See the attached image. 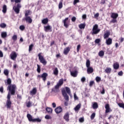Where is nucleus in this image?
I'll list each match as a JSON object with an SVG mask.
<instances>
[{"label":"nucleus","instance_id":"f257e3e1","mask_svg":"<svg viewBox=\"0 0 124 124\" xmlns=\"http://www.w3.org/2000/svg\"><path fill=\"white\" fill-rule=\"evenodd\" d=\"M7 90H9V93L12 95H15L16 90H17V86L15 84L9 85L8 86Z\"/></svg>","mask_w":124,"mask_h":124},{"label":"nucleus","instance_id":"f03ea898","mask_svg":"<svg viewBox=\"0 0 124 124\" xmlns=\"http://www.w3.org/2000/svg\"><path fill=\"white\" fill-rule=\"evenodd\" d=\"M119 17V14L116 13H112L110 15V18L112 19L110 21V24H115V23H117L118 21L117 20V18Z\"/></svg>","mask_w":124,"mask_h":124},{"label":"nucleus","instance_id":"7ed1b4c3","mask_svg":"<svg viewBox=\"0 0 124 124\" xmlns=\"http://www.w3.org/2000/svg\"><path fill=\"white\" fill-rule=\"evenodd\" d=\"M27 117L29 122H32V123H41V119L39 118L32 119V116L30 114H27Z\"/></svg>","mask_w":124,"mask_h":124},{"label":"nucleus","instance_id":"20e7f679","mask_svg":"<svg viewBox=\"0 0 124 124\" xmlns=\"http://www.w3.org/2000/svg\"><path fill=\"white\" fill-rule=\"evenodd\" d=\"M38 57L40 62L43 63L44 65H46L47 64V61L46 59L44 58V56L42 55V53L40 52L38 54Z\"/></svg>","mask_w":124,"mask_h":124},{"label":"nucleus","instance_id":"39448f33","mask_svg":"<svg viewBox=\"0 0 124 124\" xmlns=\"http://www.w3.org/2000/svg\"><path fill=\"white\" fill-rule=\"evenodd\" d=\"M100 31V29H98V25L97 24H95L93 26L91 34L92 35H94V34H97L98 33H99Z\"/></svg>","mask_w":124,"mask_h":124},{"label":"nucleus","instance_id":"423d86ee","mask_svg":"<svg viewBox=\"0 0 124 124\" xmlns=\"http://www.w3.org/2000/svg\"><path fill=\"white\" fill-rule=\"evenodd\" d=\"M17 52L15 51H12L10 55V59L12 60V61H16V59H17Z\"/></svg>","mask_w":124,"mask_h":124},{"label":"nucleus","instance_id":"0eeeda50","mask_svg":"<svg viewBox=\"0 0 124 124\" xmlns=\"http://www.w3.org/2000/svg\"><path fill=\"white\" fill-rule=\"evenodd\" d=\"M21 7H22L21 4L17 3L16 6L13 8L15 12H16V14H19L20 13V8H21Z\"/></svg>","mask_w":124,"mask_h":124},{"label":"nucleus","instance_id":"6e6552de","mask_svg":"<svg viewBox=\"0 0 124 124\" xmlns=\"http://www.w3.org/2000/svg\"><path fill=\"white\" fill-rule=\"evenodd\" d=\"M62 95L63 96L65 100L66 101H69V96L68 95H67V93H66V92L65 90H63L62 91Z\"/></svg>","mask_w":124,"mask_h":124},{"label":"nucleus","instance_id":"1a4fd4ad","mask_svg":"<svg viewBox=\"0 0 124 124\" xmlns=\"http://www.w3.org/2000/svg\"><path fill=\"white\" fill-rule=\"evenodd\" d=\"M22 20L26 21V23H28V24H31L32 23V18L30 16H25L22 19Z\"/></svg>","mask_w":124,"mask_h":124},{"label":"nucleus","instance_id":"9d476101","mask_svg":"<svg viewBox=\"0 0 124 124\" xmlns=\"http://www.w3.org/2000/svg\"><path fill=\"white\" fill-rule=\"evenodd\" d=\"M68 20V17H66L64 20H62V22L64 24V27L67 29L69 27V21H67Z\"/></svg>","mask_w":124,"mask_h":124},{"label":"nucleus","instance_id":"9b49d317","mask_svg":"<svg viewBox=\"0 0 124 124\" xmlns=\"http://www.w3.org/2000/svg\"><path fill=\"white\" fill-rule=\"evenodd\" d=\"M55 111L56 114H60L62 112V108L61 106L58 107L55 109Z\"/></svg>","mask_w":124,"mask_h":124},{"label":"nucleus","instance_id":"f8f14e48","mask_svg":"<svg viewBox=\"0 0 124 124\" xmlns=\"http://www.w3.org/2000/svg\"><path fill=\"white\" fill-rule=\"evenodd\" d=\"M105 108L106 109V111H105L106 113H109V112H111V109L110 108V105H109V104H106Z\"/></svg>","mask_w":124,"mask_h":124},{"label":"nucleus","instance_id":"ddd939ff","mask_svg":"<svg viewBox=\"0 0 124 124\" xmlns=\"http://www.w3.org/2000/svg\"><path fill=\"white\" fill-rule=\"evenodd\" d=\"M63 119L66 121V122H69V112H67L63 116Z\"/></svg>","mask_w":124,"mask_h":124},{"label":"nucleus","instance_id":"4468645a","mask_svg":"<svg viewBox=\"0 0 124 124\" xmlns=\"http://www.w3.org/2000/svg\"><path fill=\"white\" fill-rule=\"evenodd\" d=\"M47 77H48V74L47 73H44L41 75V78H42L44 82H46L47 80Z\"/></svg>","mask_w":124,"mask_h":124},{"label":"nucleus","instance_id":"2eb2a0df","mask_svg":"<svg viewBox=\"0 0 124 124\" xmlns=\"http://www.w3.org/2000/svg\"><path fill=\"white\" fill-rule=\"evenodd\" d=\"M70 72L71 76H72L73 77H77V76L78 75V71L75 70L74 71H72L71 70H70Z\"/></svg>","mask_w":124,"mask_h":124},{"label":"nucleus","instance_id":"dca6fc26","mask_svg":"<svg viewBox=\"0 0 124 124\" xmlns=\"http://www.w3.org/2000/svg\"><path fill=\"white\" fill-rule=\"evenodd\" d=\"M12 105V102H11V100H9L6 101L5 106L7 109H10V108H11Z\"/></svg>","mask_w":124,"mask_h":124},{"label":"nucleus","instance_id":"f3484780","mask_svg":"<svg viewBox=\"0 0 124 124\" xmlns=\"http://www.w3.org/2000/svg\"><path fill=\"white\" fill-rule=\"evenodd\" d=\"M36 93H37V89H36L35 87H34L32 90L30 92V93L31 95H35V94H36Z\"/></svg>","mask_w":124,"mask_h":124},{"label":"nucleus","instance_id":"a211bd4d","mask_svg":"<svg viewBox=\"0 0 124 124\" xmlns=\"http://www.w3.org/2000/svg\"><path fill=\"white\" fill-rule=\"evenodd\" d=\"M70 49H71V48L68 46L67 47H65L64 49L63 54H65L66 56V55H68V53H69V51H70Z\"/></svg>","mask_w":124,"mask_h":124},{"label":"nucleus","instance_id":"6ab92c4d","mask_svg":"<svg viewBox=\"0 0 124 124\" xmlns=\"http://www.w3.org/2000/svg\"><path fill=\"white\" fill-rule=\"evenodd\" d=\"M113 67L114 69H119V68H120V64H119V63H118L117 62H116L113 64Z\"/></svg>","mask_w":124,"mask_h":124},{"label":"nucleus","instance_id":"aec40b11","mask_svg":"<svg viewBox=\"0 0 124 124\" xmlns=\"http://www.w3.org/2000/svg\"><path fill=\"white\" fill-rule=\"evenodd\" d=\"M93 72V68L92 67H89L87 68V73L88 74H91Z\"/></svg>","mask_w":124,"mask_h":124},{"label":"nucleus","instance_id":"412c9836","mask_svg":"<svg viewBox=\"0 0 124 124\" xmlns=\"http://www.w3.org/2000/svg\"><path fill=\"white\" fill-rule=\"evenodd\" d=\"M7 11V6H6V5H3L2 7V12H3L4 14H5Z\"/></svg>","mask_w":124,"mask_h":124},{"label":"nucleus","instance_id":"4be33fe9","mask_svg":"<svg viewBox=\"0 0 124 124\" xmlns=\"http://www.w3.org/2000/svg\"><path fill=\"white\" fill-rule=\"evenodd\" d=\"M31 12L30 10H28L25 11V17H28L29 16V15H31Z\"/></svg>","mask_w":124,"mask_h":124},{"label":"nucleus","instance_id":"5701e85b","mask_svg":"<svg viewBox=\"0 0 124 124\" xmlns=\"http://www.w3.org/2000/svg\"><path fill=\"white\" fill-rule=\"evenodd\" d=\"M52 30V27L50 25H47V26L44 27V30L46 32L48 31H50Z\"/></svg>","mask_w":124,"mask_h":124},{"label":"nucleus","instance_id":"b1692460","mask_svg":"<svg viewBox=\"0 0 124 124\" xmlns=\"http://www.w3.org/2000/svg\"><path fill=\"white\" fill-rule=\"evenodd\" d=\"M1 36L2 38H6V37H7V32H2L1 33Z\"/></svg>","mask_w":124,"mask_h":124},{"label":"nucleus","instance_id":"393cba45","mask_svg":"<svg viewBox=\"0 0 124 124\" xmlns=\"http://www.w3.org/2000/svg\"><path fill=\"white\" fill-rule=\"evenodd\" d=\"M48 22H49V19H48V18H46L42 20V24H44V25L48 24Z\"/></svg>","mask_w":124,"mask_h":124},{"label":"nucleus","instance_id":"a878e982","mask_svg":"<svg viewBox=\"0 0 124 124\" xmlns=\"http://www.w3.org/2000/svg\"><path fill=\"white\" fill-rule=\"evenodd\" d=\"M107 45H111L112 44V39L109 38L106 41Z\"/></svg>","mask_w":124,"mask_h":124},{"label":"nucleus","instance_id":"bb28decb","mask_svg":"<svg viewBox=\"0 0 124 124\" xmlns=\"http://www.w3.org/2000/svg\"><path fill=\"white\" fill-rule=\"evenodd\" d=\"M109 35H110V32L107 31L104 34V38L105 39H106V38H108L109 37Z\"/></svg>","mask_w":124,"mask_h":124},{"label":"nucleus","instance_id":"cd10ccee","mask_svg":"<svg viewBox=\"0 0 124 124\" xmlns=\"http://www.w3.org/2000/svg\"><path fill=\"white\" fill-rule=\"evenodd\" d=\"M92 107L93 109H97V108H98V104L97 102H94L92 106Z\"/></svg>","mask_w":124,"mask_h":124},{"label":"nucleus","instance_id":"c85d7f7f","mask_svg":"<svg viewBox=\"0 0 124 124\" xmlns=\"http://www.w3.org/2000/svg\"><path fill=\"white\" fill-rule=\"evenodd\" d=\"M53 74L57 76L59 75V70H58V68H55L53 71Z\"/></svg>","mask_w":124,"mask_h":124},{"label":"nucleus","instance_id":"c756f323","mask_svg":"<svg viewBox=\"0 0 124 124\" xmlns=\"http://www.w3.org/2000/svg\"><path fill=\"white\" fill-rule=\"evenodd\" d=\"M86 67H91V61L89 60H87L86 63Z\"/></svg>","mask_w":124,"mask_h":124},{"label":"nucleus","instance_id":"7c9ffc66","mask_svg":"<svg viewBox=\"0 0 124 124\" xmlns=\"http://www.w3.org/2000/svg\"><path fill=\"white\" fill-rule=\"evenodd\" d=\"M46 111L48 113V114H50V113H52L53 112V109L50 108H46Z\"/></svg>","mask_w":124,"mask_h":124},{"label":"nucleus","instance_id":"2f4dec72","mask_svg":"<svg viewBox=\"0 0 124 124\" xmlns=\"http://www.w3.org/2000/svg\"><path fill=\"white\" fill-rule=\"evenodd\" d=\"M81 108V104L79 103L78 105L76 106V107L75 108V111H78L79 109Z\"/></svg>","mask_w":124,"mask_h":124},{"label":"nucleus","instance_id":"473e14b6","mask_svg":"<svg viewBox=\"0 0 124 124\" xmlns=\"http://www.w3.org/2000/svg\"><path fill=\"white\" fill-rule=\"evenodd\" d=\"M78 27L80 30H82V29H85L86 27V24H80L78 25Z\"/></svg>","mask_w":124,"mask_h":124},{"label":"nucleus","instance_id":"72a5a7b5","mask_svg":"<svg viewBox=\"0 0 124 124\" xmlns=\"http://www.w3.org/2000/svg\"><path fill=\"white\" fill-rule=\"evenodd\" d=\"M105 71L106 73H111V71H112V69H111V68H107Z\"/></svg>","mask_w":124,"mask_h":124},{"label":"nucleus","instance_id":"f704fd0d","mask_svg":"<svg viewBox=\"0 0 124 124\" xmlns=\"http://www.w3.org/2000/svg\"><path fill=\"white\" fill-rule=\"evenodd\" d=\"M57 84L59 85L60 86H62L63 84V79L62 78L60 79Z\"/></svg>","mask_w":124,"mask_h":124},{"label":"nucleus","instance_id":"c9c22d12","mask_svg":"<svg viewBox=\"0 0 124 124\" xmlns=\"http://www.w3.org/2000/svg\"><path fill=\"white\" fill-rule=\"evenodd\" d=\"M37 71L38 73H40V72L41 71V67H40V65H39L38 64H37Z\"/></svg>","mask_w":124,"mask_h":124},{"label":"nucleus","instance_id":"e433bc0d","mask_svg":"<svg viewBox=\"0 0 124 124\" xmlns=\"http://www.w3.org/2000/svg\"><path fill=\"white\" fill-rule=\"evenodd\" d=\"M62 1H63V0H61V1L59 2V9H62Z\"/></svg>","mask_w":124,"mask_h":124},{"label":"nucleus","instance_id":"4c0bfd02","mask_svg":"<svg viewBox=\"0 0 124 124\" xmlns=\"http://www.w3.org/2000/svg\"><path fill=\"white\" fill-rule=\"evenodd\" d=\"M118 106H119V107L120 108H123V109H124V103H118Z\"/></svg>","mask_w":124,"mask_h":124},{"label":"nucleus","instance_id":"58836bf2","mask_svg":"<svg viewBox=\"0 0 124 124\" xmlns=\"http://www.w3.org/2000/svg\"><path fill=\"white\" fill-rule=\"evenodd\" d=\"M98 56L99 57H103V56H104V51L102 50L99 51L98 53Z\"/></svg>","mask_w":124,"mask_h":124},{"label":"nucleus","instance_id":"ea45409f","mask_svg":"<svg viewBox=\"0 0 124 124\" xmlns=\"http://www.w3.org/2000/svg\"><path fill=\"white\" fill-rule=\"evenodd\" d=\"M65 90H66V92L67 93H68V94H70L71 93L70 88L66 87H65Z\"/></svg>","mask_w":124,"mask_h":124},{"label":"nucleus","instance_id":"a19ab883","mask_svg":"<svg viewBox=\"0 0 124 124\" xmlns=\"http://www.w3.org/2000/svg\"><path fill=\"white\" fill-rule=\"evenodd\" d=\"M0 28L2 29H5V28H6V24L4 23H1Z\"/></svg>","mask_w":124,"mask_h":124},{"label":"nucleus","instance_id":"79ce46f5","mask_svg":"<svg viewBox=\"0 0 124 124\" xmlns=\"http://www.w3.org/2000/svg\"><path fill=\"white\" fill-rule=\"evenodd\" d=\"M4 74H5L6 76H8V74H9V71H8V70L7 69L4 70Z\"/></svg>","mask_w":124,"mask_h":124},{"label":"nucleus","instance_id":"37998d69","mask_svg":"<svg viewBox=\"0 0 124 124\" xmlns=\"http://www.w3.org/2000/svg\"><path fill=\"white\" fill-rule=\"evenodd\" d=\"M95 117V113L93 112L92 113V114L91 116V120H93L94 118Z\"/></svg>","mask_w":124,"mask_h":124},{"label":"nucleus","instance_id":"c03bdc74","mask_svg":"<svg viewBox=\"0 0 124 124\" xmlns=\"http://www.w3.org/2000/svg\"><path fill=\"white\" fill-rule=\"evenodd\" d=\"M25 29H26V28L25 27V25H21L19 26V29L20 30V31H24L25 30Z\"/></svg>","mask_w":124,"mask_h":124},{"label":"nucleus","instance_id":"a18cd8bd","mask_svg":"<svg viewBox=\"0 0 124 124\" xmlns=\"http://www.w3.org/2000/svg\"><path fill=\"white\" fill-rule=\"evenodd\" d=\"M17 35H14L12 37V39L14 40V41H16L17 40Z\"/></svg>","mask_w":124,"mask_h":124},{"label":"nucleus","instance_id":"49530a36","mask_svg":"<svg viewBox=\"0 0 124 124\" xmlns=\"http://www.w3.org/2000/svg\"><path fill=\"white\" fill-rule=\"evenodd\" d=\"M95 80H96V82H100L101 81V78H100V77H96L95 78Z\"/></svg>","mask_w":124,"mask_h":124},{"label":"nucleus","instance_id":"de8ad7c7","mask_svg":"<svg viewBox=\"0 0 124 124\" xmlns=\"http://www.w3.org/2000/svg\"><path fill=\"white\" fill-rule=\"evenodd\" d=\"M45 118L46 120H51V119H52V117L50 116L49 115H46Z\"/></svg>","mask_w":124,"mask_h":124},{"label":"nucleus","instance_id":"09e8293b","mask_svg":"<svg viewBox=\"0 0 124 124\" xmlns=\"http://www.w3.org/2000/svg\"><path fill=\"white\" fill-rule=\"evenodd\" d=\"M33 47V44H31L30 46H29V51L31 52L32 50V48Z\"/></svg>","mask_w":124,"mask_h":124},{"label":"nucleus","instance_id":"8fccbe9b","mask_svg":"<svg viewBox=\"0 0 124 124\" xmlns=\"http://www.w3.org/2000/svg\"><path fill=\"white\" fill-rule=\"evenodd\" d=\"M31 106V101H29L27 104H26V106L28 108H30Z\"/></svg>","mask_w":124,"mask_h":124},{"label":"nucleus","instance_id":"3c124183","mask_svg":"<svg viewBox=\"0 0 124 124\" xmlns=\"http://www.w3.org/2000/svg\"><path fill=\"white\" fill-rule=\"evenodd\" d=\"M7 83L8 84V85H12L11 84V79L10 78H8L7 80Z\"/></svg>","mask_w":124,"mask_h":124},{"label":"nucleus","instance_id":"603ef678","mask_svg":"<svg viewBox=\"0 0 124 124\" xmlns=\"http://www.w3.org/2000/svg\"><path fill=\"white\" fill-rule=\"evenodd\" d=\"M78 2H80L79 0H74V1L73 2L74 5H76V4L78 3Z\"/></svg>","mask_w":124,"mask_h":124},{"label":"nucleus","instance_id":"864d4df0","mask_svg":"<svg viewBox=\"0 0 124 124\" xmlns=\"http://www.w3.org/2000/svg\"><path fill=\"white\" fill-rule=\"evenodd\" d=\"M94 81H93V80L91 81L90 82V83H89V86L90 87H92V86H93L94 85Z\"/></svg>","mask_w":124,"mask_h":124},{"label":"nucleus","instance_id":"5fc2aeb1","mask_svg":"<svg viewBox=\"0 0 124 124\" xmlns=\"http://www.w3.org/2000/svg\"><path fill=\"white\" fill-rule=\"evenodd\" d=\"M80 48H81V45H78L77 46V51L78 52H79V51H80Z\"/></svg>","mask_w":124,"mask_h":124},{"label":"nucleus","instance_id":"6e6d98bb","mask_svg":"<svg viewBox=\"0 0 124 124\" xmlns=\"http://www.w3.org/2000/svg\"><path fill=\"white\" fill-rule=\"evenodd\" d=\"M95 43H96L97 44H98L99 42H100V39H96L94 41Z\"/></svg>","mask_w":124,"mask_h":124},{"label":"nucleus","instance_id":"4d7b16f0","mask_svg":"<svg viewBox=\"0 0 124 124\" xmlns=\"http://www.w3.org/2000/svg\"><path fill=\"white\" fill-rule=\"evenodd\" d=\"M101 93L102 94H104V93H105V89L104 87H102V91H101Z\"/></svg>","mask_w":124,"mask_h":124},{"label":"nucleus","instance_id":"13d9d810","mask_svg":"<svg viewBox=\"0 0 124 124\" xmlns=\"http://www.w3.org/2000/svg\"><path fill=\"white\" fill-rule=\"evenodd\" d=\"M81 82H82V83H84V82H86V78L82 77L81 79Z\"/></svg>","mask_w":124,"mask_h":124},{"label":"nucleus","instance_id":"bf43d9fd","mask_svg":"<svg viewBox=\"0 0 124 124\" xmlns=\"http://www.w3.org/2000/svg\"><path fill=\"white\" fill-rule=\"evenodd\" d=\"M10 98H11V95H10V94H9V93L7 95V101H9L10 100Z\"/></svg>","mask_w":124,"mask_h":124},{"label":"nucleus","instance_id":"052dcab7","mask_svg":"<svg viewBox=\"0 0 124 124\" xmlns=\"http://www.w3.org/2000/svg\"><path fill=\"white\" fill-rule=\"evenodd\" d=\"M72 22H76V17L75 16H73L71 18Z\"/></svg>","mask_w":124,"mask_h":124},{"label":"nucleus","instance_id":"680f3d73","mask_svg":"<svg viewBox=\"0 0 124 124\" xmlns=\"http://www.w3.org/2000/svg\"><path fill=\"white\" fill-rule=\"evenodd\" d=\"M82 19H83V20H86L87 19V15H83L82 16Z\"/></svg>","mask_w":124,"mask_h":124},{"label":"nucleus","instance_id":"e2e57ef3","mask_svg":"<svg viewBox=\"0 0 124 124\" xmlns=\"http://www.w3.org/2000/svg\"><path fill=\"white\" fill-rule=\"evenodd\" d=\"M106 1V0H101L100 4H105Z\"/></svg>","mask_w":124,"mask_h":124},{"label":"nucleus","instance_id":"0e129e2a","mask_svg":"<svg viewBox=\"0 0 124 124\" xmlns=\"http://www.w3.org/2000/svg\"><path fill=\"white\" fill-rule=\"evenodd\" d=\"M84 120V118H80L79 119V121L80 122V123H83Z\"/></svg>","mask_w":124,"mask_h":124},{"label":"nucleus","instance_id":"69168bd1","mask_svg":"<svg viewBox=\"0 0 124 124\" xmlns=\"http://www.w3.org/2000/svg\"><path fill=\"white\" fill-rule=\"evenodd\" d=\"M123 74H124V73H123V72L122 71L118 72V75L119 76H123Z\"/></svg>","mask_w":124,"mask_h":124},{"label":"nucleus","instance_id":"338daca9","mask_svg":"<svg viewBox=\"0 0 124 124\" xmlns=\"http://www.w3.org/2000/svg\"><path fill=\"white\" fill-rule=\"evenodd\" d=\"M18 67V66L17 65V64H15L13 65V69H16Z\"/></svg>","mask_w":124,"mask_h":124},{"label":"nucleus","instance_id":"774afa93","mask_svg":"<svg viewBox=\"0 0 124 124\" xmlns=\"http://www.w3.org/2000/svg\"><path fill=\"white\" fill-rule=\"evenodd\" d=\"M74 97L76 100H77V99H78V97H77V95L75 93L74 94Z\"/></svg>","mask_w":124,"mask_h":124}]
</instances>
